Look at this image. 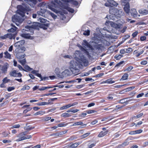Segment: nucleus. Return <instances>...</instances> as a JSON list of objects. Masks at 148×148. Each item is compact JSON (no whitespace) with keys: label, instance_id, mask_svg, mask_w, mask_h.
Listing matches in <instances>:
<instances>
[{"label":"nucleus","instance_id":"1","mask_svg":"<svg viewBox=\"0 0 148 148\" xmlns=\"http://www.w3.org/2000/svg\"><path fill=\"white\" fill-rule=\"evenodd\" d=\"M34 23H33L31 25H27L25 27V28L29 29V31L24 29L22 30L23 33L21 34L22 37L27 39H33L34 38V36L31 35H33L34 33V29H37V22H35V24Z\"/></svg>","mask_w":148,"mask_h":148},{"label":"nucleus","instance_id":"2","mask_svg":"<svg viewBox=\"0 0 148 148\" xmlns=\"http://www.w3.org/2000/svg\"><path fill=\"white\" fill-rule=\"evenodd\" d=\"M62 3L59 0H54L51 1L49 5V8L52 11L57 12L58 10L56 9H58L62 7Z\"/></svg>","mask_w":148,"mask_h":148},{"label":"nucleus","instance_id":"3","mask_svg":"<svg viewBox=\"0 0 148 148\" xmlns=\"http://www.w3.org/2000/svg\"><path fill=\"white\" fill-rule=\"evenodd\" d=\"M70 69L73 73L75 75H77L79 74V71L78 69V64L76 62L74 61H71L70 62Z\"/></svg>","mask_w":148,"mask_h":148},{"label":"nucleus","instance_id":"4","mask_svg":"<svg viewBox=\"0 0 148 148\" xmlns=\"http://www.w3.org/2000/svg\"><path fill=\"white\" fill-rule=\"evenodd\" d=\"M45 6H46V3L44 2H42L38 5V7H40V11L39 12L38 11V14L41 15L40 12L43 14L45 12L46 10L44 8Z\"/></svg>","mask_w":148,"mask_h":148},{"label":"nucleus","instance_id":"5","mask_svg":"<svg viewBox=\"0 0 148 148\" xmlns=\"http://www.w3.org/2000/svg\"><path fill=\"white\" fill-rule=\"evenodd\" d=\"M17 8L18 9L17 13L21 16H23L26 10V9L21 5H18L17 6Z\"/></svg>","mask_w":148,"mask_h":148},{"label":"nucleus","instance_id":"6","mask_svg":"<svg viewBox=\"0 0 148 148\" xmlns=\"http://www.w3.org/2000/svg\"><path fill=\"white\" fill-rule=\"evenodd\" d=\"M27 132H23L20 133L17 136V137L19 138L16 141H20L24 140V135L27 134Z\"/></svg>","mask_w":148,"mask_h":148},{"label":"nucleus","instance_id":"7","mask_svg":"<svg viewBox=\"0 0 148 148\" xmlns=\"http://www.w3.org/2000/svg\"><path fill=\"white\" fill-rule=\"evenodd\" d=\"M38 77H40V81H46V80L49 79V78L51 79H53L55 78L54 76H50L49 77H42L41 75L40 74L38 73Z\"/></svg>","mask_w":148,"mask_h":148},{"label":"nucleus","instance_id":"8","mask_svg":"<svg viewBox=\"0 0 148 148\" xmlns=\"http://www.w3.org/2000/svg\"><path fill=\"white\" fill-rule=\"evenodd\" d=\"M95 44L93 45V47L96 50L101 51L104 48V46L101 44H98L96 42H94Z\"/></svg>","mask_w":148,"mask_h":148},{"label":"nucleus","instance_id":"9","mask_svg":"<svg viewBox=\"0 0 148 148\" xmlns=\"http://www.w3.org/2000/svg\"><path fill=\"white\" fill-rule=\"evenodd\" d=\"M82 143V142H77L74 143H71L70 144L66 146V148H75Z\"/></svg>","mask_w":148,"mask_h":148},{"label":"nucleus","instance_id":"10","mask_svg":"<svg viewBox=\"0 0 148 148\" xmlns=\"http://www.w3.org/2000/svg\"><path fill=\"white\" fill-rule=\"evenodd\" d=\"M108 3H105V5L106 7H110L111 6L110 4H112L114 6H117L118 3H116L113 0H108Z\"/></svg>","mask_w":148,"mask_h":148},{"label":"nucleus","instance_id":"11","mask_svg":"<svg viewBox=\"0 0 148 148\" xmlns=\"http://www.w3.org/2000/svg\"><path fill=\"white\" fill-rule=\"evenodd\" d=\"M14 35L12 34L8 33L5 34L3 36H1V38L2 39H5L7 38H9L10 39H12L13 38H14Z\"/></svg>","mask_w":148,"mask_h":148},{"label":"nucleus","instance_id":"12","mask_svg":"<svg viewBox=\"0 0 148 148\" xmlns=\"http://www.w3.org/2000/svg\"><path fill=\"white\" fill-rule=\"evenodd\" d=\"M25 41L24 40H21L15 43L14 46L15 47L18 48L19 47H24L23 45L24 44Z\"/></svg>","mask_w":148,"mask_h":148},{"label":"nucleus","instance_id":"13","mask_svg":"<svg viewBox=\"0 0 148 148\" xmlns=\"http://www.w3.org/2000/svg\"><path fill=\"white\" fill-rule=\"evenodd\" d=\"M123 10L127 14H129L130 12V5L129 3H127L124 6Z\"/></svg>","mask_w":148,"mask_h":148},{"label":"nucleus","instance_id":"14","mask_svg":"<svg viewBox=\"0 0 148 148\" xmlns=\"http://www.w3.org/2000/svg\"><path fill=\"white\" fill-rule=\"evenodd\" d=\"M118 10L115 8L113 6L110 7L109 9V13L111 14L115 15L117 12Z\"/></svg>","mask_w":148,"mask_h":148},{"label":"nucleus","instance_id":"15","mask_svg":"<svg viewBox=\"0 0 148 148\" xmlns=\"http://www.w3.org/2000/svg\"><path fill=\"white\" fill-rule=\"evenodd\" d=\"M49 23H40L38 22V27L42 28L43 29L45 30L47 29V27L49 26Z\"/></svg>","mask_w":148,"mask_h":148},{"label":"nucleus","instance_id":"16","mask_svg":"<svg viewBox=\"0 0 148 148\" xmlns=\"http://www.w3.org/2000/svg\"><path fill=\"white\" fill-rule=\"evenodd\" d=\"M25 47H19L17 48L15 50V52L17 54L23 53L25 50Z\"/></svg>","mask_w":148,"mask_h":148},{"label":"nucleus","instance_id":"17","mask_svg":"<svg viewBox=\"0 0 148 148\" xmlns=\"http://www.w3.org/2000/svg\"><path fill=\"white\" fill-rule=\"evenodd\" d=\"M12 21L14 22H19L21 20L20 17L17 15H14L12 17Z\"/></svg>","mask_w":148,"mask_h":148},{"label":"nucleus","instance_id":"18","mask_svg":"<svg viewBox=\"0 0 148 148\" xmlns=\"http://www.w3.org/2000/svg\"><path fill=\"white\" fill-rule=\"evenodd\" d=\"M144 52V50H142L140 52H139L138 50H136L133 52V54L137 58H138L140 56L143 54Z\"/></svg>","mask_w":148,"mask_h":148},{"label":"nucleus","instance_id":"19","mask_svg":"<svg viewBox=\"0 0 148 148\" xmlns=\"http://www.w3.org/2000/svg\"><path fill=\"white\" fill-rule=\"evenodd\" d=\"M138 12L139 13L142 15H146L148 14V10L146 9H141Z\"/></svg>","mask_w":148,"mask_h":148},{"label":"nucleus","instance_id":"20","mask_svg":"<svg viewBox=\"0 0 148 148\" xmlns=\"http://www.w3.org/2000/svg\"><path fill=\"white\" fill-rule=\"evenodd\" d=\"M130 13L131 15L134 17L137 16L138 13L135 9H132L130 11Z\"/></svg>","mask_w":148,"mask_h":148},{"label":"nucleus","instance_id":"21","mask_svg":"<svg viewBox=\"0 0 148 148\" xmlns=\"http://www.w3.org/2000/svg\"><path fill=\"white\" fill-rule=\"evenodd\" d=\"M108 132V130H106L105 131H101L98 135L97 136L99 138L103 137L106 135Z\"/></svg>","mask_w":148,"mask_h":148},{"label":"nucleus","instance_id":"22","mask_svg":"<svg viewBox=\"0 0 148 148\" xmlns=\"http://www.w3.org/2000/svg\"><path fill=\"white\" fill-rule=\"evenodd\" d=\"M67 132V131H63L60 132H57L56 133V137H61L62 136L66 134Z\"/></svg>","mask_w":148,"mask_h":148},{"label":"nucleus","instance_id":"23","mask_svg":"<svg viewBox=\"0 0 148 148\" xmlns=\"http://www.w3.org/2000/svg\"><path fill=\"white\" fill-rule=\"evenodd\" d=\"M84 44L85 46L89 48L92 50H94V49L91 45L89 43H88L86 40H84Z\"/></svg>","mask_w":148,"mask_h":148},{"label":"nucleus","instance_id":"24","mask_svg":"<svg viewBox=\"0 0 148 148\" xmlns=\"http://www.w3.org/2000/svg\"><path fill=\"white\" fill-rule=\"evenodd\" d=\"M24 69L23 71L27 72H28L30 71H32L33 69L31 68L28 65H26L24 66Z\"/></svg>","mask_w":148,"mask_h":148},{"label":"nucleus","instance_id":"25","mask_svg":"<svg viewBox=\"0 0 148 148\" xmlns=\"http://www.w3.org/2000/svg\"><path fill=\"white\" fill-rule=\"evenodd\" d=\"M38 21H40L41 23H47V20L45 18H43L42 17H40L38 19Z\"/></svg>","mask_w":148,"mask_h":148},{"label":"nucleus","instance_id":"26","mask_svg":"<svg viewBox=\"0 0 148 148\" xmlns=\"http://www.w3.org/2000/svg\"><path fill=\"white\" fill-rule=\"evenodd\" d=\"M4 57L7 59H11V56L10 54L8 53L7 51H6L4 53Z\"/></svg>","mask_w":148,"mask_h":148},{"label":"nucleus","instance_id":"27","mask_svg":"<svg viewBox=\"0 0 148 148\" xmlns=\"http://www.w3.org/2000/svg\"><path fill=\"white\" fill-rule=\"evenodd\" d=\"M52 87H53L48 86L47 87L42 86L40 88H39L38 87V90H45L47 89L50 88Z\"/></svg>","mask_w":148,"mask_h":148},{"label":"nucleus","instance_id":"28","mask_svg":"<svg viewBox=\"0 0 148 148\" xmlns=\"http://www.w3.org/2000/svg\"><path fill=\"white\" fill-rule=\"evenodd\" d=\"M128 77V75L127 73H125L122 77L121 79L122 80H124L127 79Z\"/></svg>","mask_w":148,"mask_h":148},{"label":"nucleus","instance_id":"29","mask_svg":"<svg viewBox=\"0 0 148 148\" xmlns=\"http://www.w3.org/2000/svg\"><path fill=\"white\" fill-rule=\"evenodd\" d=\"M123 56V55H122V54H116L114 58L116 60H119L120 59H121Z\"/></svg>","mask_w":148,"mask_h":148},{"label":"nucleus","instance_id":"30","mask_svg":"<svg viewBox=\"0 0 148 148\" xmlns=\"http://www.w3.org/2000/svg\"><path fill=\"white\" fill-rule=\"evenodd\" d=\"M17 72V71L16 70H14L10 73V75L11 76L16 77Z\"/></svg>","mask_w":148,"mask_h":148},{"label":"nucleus","instance_id":"31","mask_svg":"<svg viewBox=\"0 0 148 148\" xmlns=\"http://www.w3.org/2000/svg\"><path fill=\"white\" fill-rule=\"evenodd\" d=\"M49 102H42L38 103V105L39 106H43L46 105H48L49 104Z\"/></svg>","mask_w":148,"mask_h":148},{"label":"nucleus","instance_id":"32","mask_svg":"<svg viewBox=\"0 0 148 148\" xmlns=\"http://www.w3.org/2000/svg\"><path fill=\"white\" fill-rule=\"evenodd\" d=\"M30 87L28 85H24L23 87V88L21 89V90H28L29 89Z\"/></svg>","mask_w":148,"mask_h":148},{"label":"nucleus","instance_id":"33","mask_svg":"<svg viewBox=\"0 0 148 148\" xmlns=\"http://www.w3.org/2000/svg\"><path fill=\"white\" fill-rule=\"evenodd\" d=\"M90 134V133H86L81 135L80 136L81 139H83L88 136Z\"/></svg>","mask_w":148,"mask_h":148},{"label":"nucleus","instance_id":"34","mask_svg":"<svg viewBox=\"0 0 148 148\" xmlns=\"http://www.w3.org/2000/svg\"><path fill=\"white\" fill-rule=\"evenodd\" d=\"M32 108V107H27V109L24 110L23 113L24 114H26L28 112L31 110Z\"/></svg>","mask_w":148,"mask_h":148},{"label":"nucleus","instance_id":"35","mask_svg":"<svg viewBox=\"0 0 148 148\" xmlns=\"http://www.w3.org/2000/svg\"><path fill=\"white\" fill-rule=\"evenodd\" d=\"M70 107L69 104L66 105L65 106H63L61 107L60 108V110H61L66 109Z\"/></svg>","mask_w":148,"mask_h":148},{"label":"nucleus","instance_id":"36","mask_svg":"<svg viewBox=\"0 0 148 148\" xmlns=\"http://www.w3.org/2000/svg\"><path fill=\"white\" fill-rule=\"evenodd\" d=\"M107 80V84H112L115 82L114 81L112 80V78L109 79Z\"/></svg>","mask_w":148,"mask_h":148},{"label":"nucleus","instance_id":"37","mask_svg":"<svg viewBox=\"0 0 148 148\" xmlns=\"http://www.w3.org/2000/svg\"><path fill=\"white\" fill-rule=\"evenodd\" d=\"M62 116L64 117H66L71 116V115L69 113H65L62 114Z\"/></svg>","mask_w":148,"mask_h":148},{"label":"nucleus","instance_id":"38","mask_svg":"<svg viewBox=\"0 0 148 148\" xmlns=\"http://www.w3.org/2000/svg\"><path fill=\"white\" fill-rule=\"evenodd\" d=\"M19 62L23 66H24L26 63L25 59L20 60Z\"/></svg>","mask_w":148,"mask_h":148},{"label":"nucleus","instance_id":"39","mask_svg":"<svg viewBox=\"0 0 148 148\" xmlns=\"http://www.w3.org/2000/svg\"><path fill=\"white\" fill-rule=\"evenodd\" d=\"M20 125L19 124H15L13 125V126L11 127V128H19L20 127Z\"/></svg>","mask_w":148,"mask_h":148},{"label":"nucleus","instance_id":"40","mask_svg":"<svg viewBox=\"0 0 148 148\" xmlns=\"http://www.w3.org/2000/svg\"><path fill=\"white\" fill-rule=\"evenodd\" d=\"M125 99H122L120 100L119 102L121 103H124V105H126L127 104V103L125 101Z\"/></svg>","mask_w":148,"mask_h":148},{"label":"nucleus","instance_id":"41","mask_svg":"<svg viewBox=\"0 0 148 148\" xmlns=\"http://www.w3.org/2000/svg\"><path fill=\"white\" fill-rule=\"evenodd\" d=\"M86 113L88 114H90L95 113L96 112L95 110H88L86 111Z\"/></svg>","mask_w":148,"mask_h":148},{"label":"nucleus","instance_id":"42","mask_svg":"<svg viewBox=\"0 0 148 148\" xmlns=\"http://www.w3.org/2000/svg\"><path fill=\"white\" fill-rule=\"evenodd\" d=\"M104 75V73H99V74H97L95 76L93 77H95L96 78L97 77H101L103 76Z\"/></svg>","mask_w":148,"mask_h":148},{"label":"nucleus","instance_id":"43","mask_svg":"<svg viewBox=\"0 0 148 148\" xmlns=\"http://www.w3.org/2000/svg\"><path fill=\"white\" fill-rule=\"evenodd\" d=\"M124 61H122L119 62V63L116 64V65L114 67L116 68L117 67L120 66L124 62Z\"/></svg>","mask_w":148,"mask_h":148},{"label":"nucleus","instance_id":"44","mask_svg":"<svg viewBox=\"0 0 148 148\" xmlns=\"http://www.w3.org/2000/svg\"><path fill=\"white\" fill-rule=\"evenodd\" d=\"M83 124V123L82 122H77L74 123L73 125H81Z\"/></svg>","mask_w":148,"mask_h":148},{"label":"nucleus","instance_id":"45","mask_svg":"<svg viewBox=\"0 0 148 148\" xmlns=\"http://www.w3.org/2000/svg\"><path fill=\"white\" fill-rule=\"evenodd\" d=\"M67 9L69 12L72 13H73L74 11L73 9L70 7H68Z\"/></svg>","mask_w":148,"mask_h":148},{"label":"nucleus","instance_id":"46","mask_svg":"<svg viewBox=\"0 0 148 148\" xmlns=\"http://www.w3.org/2000/svg\"><path fill=\"white\" fill-rule=\"evenodd\" d=\"M90 31L88 30L87 31H85L83 33V34L84 35L88 36L90 35Z\"/></svg>","mask_w":148,"mask_h":148},{"label":"nucleus","instance_id":"47","mask_svg":"<svg viewBox=\"0 0 148 148\" xmlns=\"http://www.w3.org/2000/svg\"><path fill=\"white\" fill-rule=\"evenodd\" d=\"M7 67L6 66H3L2 67V70L4 73L6 72L7 71Z\"/></svg>","mask_w":148,"mask_h":148},{"label":"nucleus","instance_id":"48","mask_svg":"<svg viewBox=\"0 0 148 148\" xmlns=\"http://www.w3.org/2000/svg\"><path fill=\"white\" fill-rule=\"evenodd\" d=\"M25 1L28 3L29 1L32 2L34 4H36V0H24Z\"/></svg>","mask_w":148,"mask_h":148},{"label":"nucleus","instance_id":"49","mask_svg":"<svg viewBox=\"0 0 148 148\" xmlns=\"http://www.w3.org/2000/svg\"><path fill=\"white\" fill-rule=\"evenodd\" d=\"M133 68V66H130L128 67L125 70V71H131L132 69Z\"/></svg>","mask_w":148,"mask_h":148},{"label":"nucleus","instance_id":"50","mask_svg":"<svg viewBox=\"0 0 148 148\" xmlns=\"http://www.w3.org/2000/svg\"><path fill=\"white\" fill-rule=\"evenodd\" d=\"M16 30L14 28L12 27L10 29L8 30V32H13L15 31Z\"/></svg>","mask_w":148,"mask_h":148},{"label":"nucleus","instance_id":"51","mask_svg":"<svg viewBox=\"0 0 148 148\" xmlns=\"http://www.w3.org/2000/svg\"><path fill=\"white\" fill-rule=\"evenodd\" d=\"M138 34V32L137 31H136L134 32V33H132V36L133 37V38H134L136 37Z\"/></svg>","mask_w":148,"mask_h":148},{"label":"nucleus","instance_id":"52","mask_svg":"<svg viewBox=\"0 0 148 148\" xmlns=\"http://www.w3.org/2000/svg\"><path fill=\"white\" fill-rule=\"evenodd\" d=\"M31 138L32 136L31 135H28L27 134L24 135V140L29 139Z\"/></svg>","mask_w":148,"mask_h":148},{"label":"nucleus","instance_id":"53","mask_svg":"<svg viewBox=\"0 0 148 148\" xmlns=\"http://www.w3.org/2000/svg\"><path fill=\"white\" fill-rule=\"evenodd\" d=\"M143 130L141 129L137 130L135 131L136 134H139L143 132Z\"/></svg>","mask_w":148,"mask_h":148},{"label":"nucleus","instance_id":"54","mask_svg":"<svg viewBox=\"0 0 148 148\" xmlns=\"http://www.w3.org/2000/svg\"><path fill=\"white\" fill-rule=\"evenodd\" d=\"M146 37L145 36H141L140 38V39L141 41H143L145 40H146Z\"/></svg>","mask_w":148,"mask_h":148},{"label":"nucleus","instance_id":"55","mask_svg":"<svg viewBox=\"0 0 148 148\" xmlns=\"http://www.w3.org/2000/svg\"><path fill=\"white\" fill-rule=\"evenodd\" d=\"M147 62L146 60H143L140 62V64L142 65H146L147 64Z\"/></svg>","mask_w":148,"mask_h":148},{"label":"nucleus","instance_id":"56","mask_svg":"<svg viewBox=\"0 0 148 148\" xmlns=\"http://www.w3.org/2000/svg\"><path fill=\"white\" fill-rule=\"evenodd\" d=\"M85 80L86 81H91L92 82H93L94 81V79H92V78H86Z\"/></svg>","mask_w":148,"mask_h":148},{"label":"nucleus","instance_id":"57","mask_svg":"<svg viewBox=\"0 0 148 148\" xmlns=\"http://www.w3.org/2000/svg\"><path fill=\"white\" fill-rule=\"evenodd\" d=\"M143 114V113H141L139 114H137L136 116H135V117L136 118H139L141 117L142 116Z\"/></svg>","mask_w":148,"mask_h":148},{"label":"nucleus","instance_id":"58","mask_svg":"<svg viewBox=\"0 0 148 148\" xmlns=\"http://www.w3.org/2000/svg\"><path fill=\"white\" fill-rule=\"evenodd\" d=\"M14 89L15 88L13 87H9L7 89V90L8 91H10L12 90H14Z\"/></svg>","mask_w":148,"mask_h":148},{"label":"nucleus","instance_id":"59","mask_svg":"<svg viewBox=\"0 0 148 148\" xmlns=\"http://www.w3.org/2000/svg\"><path fill=\"white\" fill-rule=\"evenodd\" d=\"M144 95V94L143 93H141L139 94L138 95H137L136 96L137 98H139V97H142Z\"/></svg>","mask_w":148,"mask_h":148},{"label":"nucleus","instance_id":"60","mask_svg":"<svg viewBox=\"0 0 148 148\" xmlns=\"http://www.w3.org/2000/svg\"><path fill=\"white\" fill-rule=\"evenodd\" d=\"M77 104H78L77 102H75L73 103L72 104H69V105L70 107H71L76 105H77Z\"/></svg>","mask_w":148,"mask_h":148},{"label":"nucleus","instance_id":"61","mask_svg":"<svg viewBox=\"0 0 148 148\" xmlns=\"http://www.w3.org/2000/svg\"><path fill=\"white\" fill-rule=\"evenodd\" d=\"M77 104H78L77 102H75L73 103L72 104H69V105L70 107H71L76 105H77Z\"/></svg>","mask_w":148,"mask_h":148},{"label":"nucleus","instance_id":"62","mask_svg":"<svg viewBox=\"0 0 148 148\" xmlns=\"http://www.w3.org/2000/svg\"><path fill=\"white\" fill-rule=\"evenodd\" d=\"M65 126V125H64V124L62 123H59L58 125V127H63Z\"/></svg>","mask_w":148,"mask_h":148},{"label":"nucleus","instance_id":"63","mask_svg":"<svg viewBox=\"0 0 148 148\" xmlns=\"http://www.w3.org/2000/svg\"><path fill=\"white\" fill-rule=\"evenodd\" d=\"M3 82L6 83L8 82V80L7 79V78L6 77L3 79Z\"/></svg>","mask_w":148,"mask_h":148},{"label":"nucleus","instance_id":"64","mask_svg":"<svg viewBox=\"0 0 148 148\" xmlns=\"http://www.w3.org/2000/svg\"><path fill=\"white\" fill-rule=\"evenodd\" d=\"M111 95H109V96L107 97V99L109 100H111L113 99V97L111 96Z\"/></svg>","mask_w":148,"mask_h":148}]
</instances>
